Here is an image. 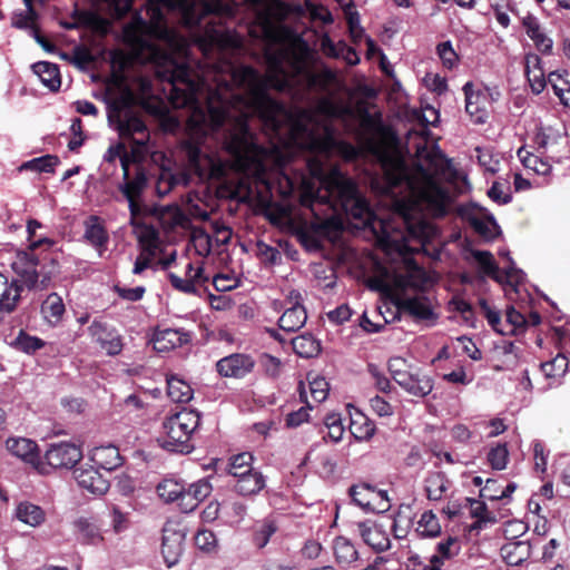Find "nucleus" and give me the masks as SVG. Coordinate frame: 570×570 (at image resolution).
Returning <instances> with one entry per match:
<instances>
[{
	"instance_id": "nucleus-30",
	"label": "nucleus",
	"mask_w": 570,
	"mask_h": 570,
	"mask_svg": "<svg viewBox=\"0 0 570 570\" xmlns=\"http://www.w3.org/2000/svg\"><path fill=\"white\" fill-rule=\"evenodd\" d=\"M66 312L63 301L57 293H51L41 304V314L51 326L58 325Z\"/></svg>"
},
{
	"instance_id": "nucleus-64",
	"label": "nucleus",
	"mask_w": 570,
	"mask_h": 570,
	"mask_svg": "<svg viewBox=\"0 0 570 570\" xmlns=\"http://www.w3.org/2000/svg\"><path fill=\"white\" fill-rule=\"evenodd\" d=\"M115 292L118 294L119 297H121L125 301L129 302H138L140 301L146 292V288L144 286H136L132 288L129 287H121L119 285L115 286Z\"/></svg>"
},
{
	"instance_id": "nucleus-56",
	"label": "nucleus",
	"mask_w": 570,
	"mask_h": 570,
	"mask_svg": "<svg viewBox=\"0 0 570 570\" xmlns=\"http://www.w3.org/2000/svg\"><path fill=\"white\" fill-rule=\"evenodd\" d=\"M195 544L200 550L210 552L216 548V535L212 530L200 529L195 535Z\"/></svg>"
},
{
	"instance_id": "nucleus-8",
	"label": "nucleus",
	"mask_w": 570,
	"mask_h": 570,
	"mask_svg": "<svg viewBox=\"0 0 570 570\" xmlns=\"http://www.w3.org/2000/svg\"><path fill=\"white\" fill-rule=\"evenodd\" d=\"M131 158L129 155L121 157V168L124 171V181L119 185V190L128 202L131 217L140 214L141 208L139 199L147 187V175L141 166H137L132 176L129 173Z\"/></svg>"
},
{
	"instance_id": "nucleus-41",
	"label": "nucleus",
	"mask_w": 570,
	"mask_h": 570,
	"mask_svg": "<svg viewBox=\"0 0 570 570\" xmlns=\"http://www.w3.org/2000/svg\"><path fill=\"white\" fill-rule=\"evenodd\" d=\"M39 13L37 10H19L14 11L11 17V26L16 29L28 30L31 36L32 29H38L37 20Z\"/></svg>"
},
{
	"instance_id": "nucleus-18",
	"label": "nucleus",
	"mask_w": 570,
	"mask_h": 570,
	"mask_svg": "<svg viewBox=\"0 0 570 570\" xmlns=\"http://www.w3.org/2000/svg\"><path fill=\"white\" fill-rule=\"evenodd\" d=\"M83 239L96 250H98L99 255L101 256L102 253L107 249V245L109 243V234L104 225V222L100 217L91 215L83 222Z\"/></svg>"
},
{
	"instance_id": "nucleus-11",
	"label": "nucleus",
	"mask_w": 570,
	"mask_h": 570,
	"mask_svg": "<svg viewBox=\"0 0 570 570\" xmlns=\"http://www.w3.org/2000/svg\"><path fill=\"white\" fill-rule=\"evenodd\" d=\"M82 458L79 446L69 442L51 444L46 451V463L53 469H70Z\"/></svg>"
},
{
	"instance_id": "nucleus-39",
	"label": "nucleus",
	"mask_w": 570,
	"mask_h": 570,
	"mask_svg": "<svg viewBox=\"0 0 570 570\" xmlns=\"http://www.w3.org/2000/svg\"><path fill=\"white\" fill-rule=\"evenodd\" d=\"M400 386L414 396L423 397L431 393L433 383L428 376L410 374Z\"/></svg>"
},
{
	"instance_id": "nucleus-62",
	"label": "nucleus",
	"mask_w": 570,
	"mask_h": 570,
	"mask_svg": "<svg viewBox=\"0 0 570 570\" xmlns=\"http://www.w3.org/2000/svg\"><path fill=\"white\" fill-rule=\"evenodd\" d=\"M259 364L263 367L264 372L271 377H277L281 373V361L269 354H263L259 357Z\"/></svg>"
},
{
	"instance_id": "nucleus-53",
	"label": "nucleus",
	"mask_w": 570,
	"mask_h": 570,
	"mask_svg": "<svg viewBox=\"0 0 570 570\" xmlns=\"http://www.w3.org/2000/svg\"><path fill=\"white\" fill-rule=\"evenodd\" d=\"M517 154L527 168H530L541 175H546L550 170L548 163H544L538 156L528 153L524 147H521Z\"/></svg>"
},
{
	"instance_id": "nucleus-23",
	"label": "nucleus",
	"mask_w": 570,
	"mask_h": 570,
	"mask_svg": "<svg viewBox=\"0 0 570 570\" xmlns=\"http://www.w3.org/2000/svg\"><path fill=\"white\" fill-rule=\"evenodd\" d=\"M522 26L525 29L528 37L533 41L535 48L542 53H550L552 50L553 41L548 37L538 20L533 14H527L522 19Z\"/></svg>"
},
{
	"instance_id": "nucleus-32",
	"label": "nucleus",
	"mask_w": 570,
	"mask_h": 570,
	"mask_svg": "<svg viewBox=\"0 0 570 570\" xmlns=\"http://www.w3.org/2000/svg\"><path fill=\"white\" fill-rule=\"evenodd\" d=\"M19 304V293L11 286L9 278L0 273V315L10 314Z\"/></svg>"
},
{
	"instance_id": "nucleus-48",
	"label": "nucleus",
	"mask_w": 570,
	"mask_h": 570,
	"mask_svg": "<svg viewBox=\"0 0 570 570\" xmlns=\"http://www.w3.org/2000/svg\"><path fill=\"white\" fill-rule=\"evenodd\" d=\"M334 553L340 562L351 563L358 557L357 550L346 538L338 537L334 541Z\"/></svg>"
},
{
	"instance_id": "nucleus-7",
	"label": "nucleus",
	"mask_w": 570,
	"mask_h": 570,
	"mask_svg": "<svg viewBox=\"0 0 570 570\" xmlns=\"http://www.w3.org/2000/svg\"><path fill=\"white\" fill-rule=\"evenodd\" d=\"M109 122L115 126L121 139L130 140L134 151L145 147L149 140V131L144 120L129 109L115 108L108 114Z\"/></svg>"
},
{
	"instance_id": "nucleus-15",
	"label": "nucleus",
	"mask_w": 570,
	"mask_h": 570,
	"mask_svg": "<svg viewBox=\"0 0 570 570\" xmlns=\"http://www.w3.org/2000/svg\"><path fill=\"white\" fill-rule=\"evenodd\" d=\"M254 366L255 362L250 355L234 353L217 361L216 371L223 377L243 379Z\"/></svg>"
},
{
	"instance_id": "nucleus-21",
	"label": "nucleus",
	"mask_w": 570,
	"mask_h": 570,
	"mask_svg": "<svg viewBox=\"0 0 570 570\" xmlns=\"http://www.w3.org/2000/svg\"><path fill=\"white\" fill-rule=\"evenodd\" d=\"M138 245L142 256L155 263L156 258L163 253V240L159 232L153 226H144L138 234Z\"/></svg>"
},
{
	"instance_id": "nucleus-1",
	"label": "nucleus",
	"mask_w": 570,
	"mask_h": 570,
	"mask_svg": "<svg viewBox=\"0 0 570 570\" xmlns=\"http://www.w3.org/2000/svg\"><path fill=\"white\" fill-rule=\"evenodd\" d=\"M234 45L217 51V59L204 75L199 102L187 119L188 138L181 148L187 170L199 179L219 176L220 158L209 151L208 141L226 150L233 167L256 181L266 183L268 171L281 174L291 190L301 189V203H315L342 210L358 226L373 224V210L356 184L336 166H327L332 155L346 160L360 151L352 144L337 139L328 124H320L307 109L289 110L271 97L268 90L289 91L299 76L308 87L326 96L322 107L332 108L331 99L341 88L335 71L323 67L308 70L312 52L305 41L268 55L265 77L249 66H237L225 57Z\"/></svg>"
},
{
	"instance_id": "nucleus-59",
	"label": "nucleus",
	"mask_w": 570,
	"mask_h": 570,
	"mask_svg": "<svg viewBox=\"0 0 570 570\" xmlns=\"http://www.w3.org/2000/svg\"><path fill=\"white\" fill-rule=\"evenodd\" d=\"M342 45H346L344 41L333 42L328 35H324L321 38V50L328 58H340L345 50L341 47Z\"/></svg>"
},
{
	"instance_id": "nucleus-34",
	"label": "nucleus",
	"mask_w": 570,
	"mask_h": 570,
	"mask_svg": "<svg viewBox=\"0 0 570 570\" xmlns=\"http://www.w3.org/2000/svg\"><path fill=\"white\" fill-rule=\"evenodd\" d=\"M16 515L21 522L30 527H39L46 519L45 511L39 505L28 501L18 504Z\"/></svg>"
},
{
	"instance_id": "nucleus-17",
	"label": "nucleus",
	"mask_w": 570,
	"mask_h": 570,
	"mask_svg": "<svg viewBox=\"0 0 570 570\" xmlns=\"http://www.w3.org/2000/svg\"><path fill=\"white\" fill-rule=\"evenodd\" d=\"M185 535L171 527L163 529L161 554L168 568L176 566L183 553Z\"/></svg>"
},
{
	"instance_id": "nucleus-26",
	"label": "nucleus",
	"mask_w": 570,
	"mask_h": 570,
	"mask_svg": "<svg viewBox=\"0 0 570 570\" xmlns=\"http://www.w3.org/2000/svg\"><path fill=\"white\" fill-rule=\"evenodd\" d=\"M91 462L104 470L105 473H110L121 464V458L116 446H100L92 451Z\"/></svg>"
},
{
	"instance_id": "nucleus-14",
	"label": "nucleus",
	"mask_w": 570,
	"mask_h": 570,
	"mask_svg": "<svg viewBox=\"0 0 570 570\" xmlns=\"http://www.w3.org/2000/svg\"><path fill=\"white\" fill-rule=\"evenodd\" d=\"M88 332L92 341H95L108 355L115 356L120 354L122 351L124 344L121 335L107 324L94 321L88 327Z\"/></svg>"
},
{
	"instance_id": "nucleus-6",
	"label": "nucleus",
	"mask_w": 570,
	"mask_h": 570,
	"mask_svg": "<svg viewBox=\"0 0 570 570\" xmlns=\"http://www.w3.org/2000/svg\"><path fill=\"white\" fill-rule=\"evenodd\" d=\"M199 423L200 415L194 410H183L167 417L163 423L161 446L170 452L190 453L194 450L193 433Z\"/></svg>"
},
{
	"instance_id": "nucleus-27",
	"label": "nucleus",
	"mask_w": 570,
	"mask_h": 570,
	"mask_svg": "<svg viewBox=\"0 0 570 570\" xmlns=\"http://www.w3.org/2000/svg\"><path fill=\"white\" fill-rule=\"evenodd\" d=\"M31 68L43 86L51 91L59 90L61 78L58 65L48 61H38L33 63Z\"/></svg>"
},
{
	"instance_id": "nucleus-46",
	"label": "nucleus",
	"mask_w": 570,
	"mask_h": 570,
	"mask_svg": "<svg viewBox=\"0 0 570 570\" xmlns=\"http://www.w3.org/2000/svg\"><path fill=\"white\" fill-rule=\"evenodd\" d=\"M189 246L198 256L206 257L212 252L213 237L203 229H196L191 233Z\"/></svg>"
},
{
	"instance_id": "nucleus-60",
	"label": "nucleus",
	"mask_w": 570,
	"mask_h": 570,
	"mask_svg": "<svg viewBox=\"0 0 570 570\" xmlns=\"http://www.w3.org/2000/svg\"><path fill=\"white\" fill-rule=\"evenodd\" d=\"M405 360L402 357H393L389 361V371L393 377V380L401 385L410 373L404 368Z\"/></svg>"
},
{
	"instance_id": "nucleus-37",
	"label": "nucleus",
	"mask_w": 570,
	"mask_h": 570,
	"mask_svg": "<svg viewBox=\"0 0 570 570\" xmlns=\"http://www.w3.org/2000/svg\"><path fill=\"white\" fill-rule=\"evenodd\" d=\"M167 394L174 402L187 403L193 399L194 391L186 381L173 375L167 379Z\"/></svg>"
},
{
	"instance_id": "nucleus-9",
	"label": "nucleus",
	"mask_w": 570,
	"mask_h": 570,
	"mask_svg": "<svg viewBox=\"0 0 570 570\" xmlns=\"http://www.w3.org/2000/svg\"><path fill=\"white\" fill-rule=\"evenodd\" d=\"M471 255L484 275L490 276L498 283L505 284L514 292H518L517 286L524 281L525 274L521 269L517 268L511 259V265L501 273L499 272L498 264L490 252L474 249L471 252Z\"/></svg>"
},
{
	"instance_id": "nucleus-52",
	"label": "nucleus",
	"mask_w": 570,
	"mask_h": 570,
	"mask_svg": "<svg viewBox=\"0 0 570 570\" xmlns=\"http://www.w3.org/2000/svg\"><path fill=\"white\" fill-rule=\"evenodd\" d=\"M509 461V451L507 444H497L488 452V462L494 470L505 469Z\"/></svg>"
},
{
	"instance_id": "nucleus-55",
	"label": "nucleus",
	"mask_w": 570,
	"mask_h": 570,
	"mask_svg": "<svg viewBox=\"0 0 570 570\" xmlns=\"http://www.w3.org/2000/svg\"><path fill=\"white\" fill-rule=\"evenodd\" d=\"M497 353H501L507 357V361L501 364L493 365V368L497 371L509 370L517 364V347L512 342H504L501 347L498 348Z\"/></svg>"
},
{
	"instance_id": "nucleus-4",
	"label": "nucleus",
	"mask_w": 570,
	"mask_h": 570,
	"mask_svg": "<svg viewBox=\"0 0 570 570\" xmlns=\"http://www.w3.org/2000/svg\"><path fill=\"white\" fill-rule=\"evenodd\" d=\"M424 283L425 273L416 265L407 273L394 276L392 301L400 313L420 321L433 317L430 299L420 293Z\"/></svg>"
},
{
	"instance_id": "nucleus-63",
	"label": "nucleus",
	"mask_w": 570,
	"mask_h": 570,
	"mask_svg": "<svg viewBox=\"0 0 570 570\" xmlns=\"http://www.w3.org/2000/svg\"><path fill=\"white\" fill-rule=\"evenodd\" d=\"M436 50H438L439 57L441 58L443 65L446 68H452L456 63L458 56H456L454 49L452 48V45L450 41H445V42L438 45Z\"/></svg>"
},
{
	"instance_id": "nucleus-3",
	"label": "nucleus",
	"mask_w": 570,
	"mask_h": 570,
	"mask_svg": "<svg viewBox=\"0 0 570 570\" xmlns=\"http://www.w3.org/2000/svg\"><path fill=\"white\" fill-rule=\"evenodd\" d=\"M439 117L435 108L425 107L417 115L420 129H411L406 135V144L415 149L417 158L428 163V168L422 164L410 168L396 151L380 153L385 180L383 193L389 200L391 214L400 220L399 225L394 226L385 218L377 219L374 213L371 225L358 226L360 220L354 219L356 228H371L375 233L380 230L381 242L402 255L413 250L407 244L409 237L425 236L429 228L426 217H443L449 212L450 194L434 177L439 173L438 161L442 155L439 149H428V139L431 135L429 126H436Z\"/></svg>"
},
{
	"instance_id": "nucleus-47",
	"label": "nucleus",
	"mask_w": 570,
	"mask_h": 570,
	"mask_svg": "<svg viewBox=\"0 0 570 570\" xmlns=\"http://www.w3.org/2000/svg\"><path fill=\"white\" fill-rule=\"evenodd\" d=\"M527 320L513 306L508 307L504 322V335H517L523 332Z\"/></svg>"
},
{
	"instance_id": "nucleus-12",
	"label": "nucleus",
	"mask_w": 570,
	"mask_h": 570,
	"mask_svg": "<svg viewBox=\"0 0 570 570\" xmlns=\"http://www.w3.org/2000/svg\"><path fill=\"white\" fill-rule=\"evenodd\" d=\"M168 278L175 289L185 294H196L198 288L204 287L209 282L210 275L205 273L203 263L197 266L188 263L184 278L174 273H169Z\"/></svg>"
},
{
	"instance_id": "nucleus-38",
	"label": "nucleus",
	"mask_w": 570,
	"mask_h": 570,
	"mask_svg": "<svg viewBox=\"0 0 570 570\" xmlns=\"http://www.w3.org/2000/svg\"><path fill=\"white\" fill-rule=\"evenodd\" d=\"M441 533V525L436 515L432 511H425L421 514L415 534L419 538H435Z\"/></svg>"
},
{
	"instance_id": "nucleus-54",
	"label": "nucleus",
	"mask_w": 570,
	"mask_h": 570,
	"mask_svg": "<svg viewBox=\"0 0 570 570\" xmlns=\"http://www.w3.org/2000/svg\"><path fill=\"white\" fill-rule=\"evenodd\" d=\"M252 462L253 455L248 452L232 456L228 463V474L236 478L238 473H245L246 470H252Z\"/></svg>"
},
{
	"instance_id": "nucleus-20",
	"label": "nucleus",
	"mask_w": 570,
	"mask_h": 570,
	"mask_svg": "<svg viewBox=\"0 0 570 570\" xmlns=\"http://www.w3.org/2000/svg\"><path fill=\"white\" fill-rule=\"evenodd\" d=\"M190 335L178 328L157 330L153 336L154 348L158 353H166L187 344Z\"/></svg>"
},
{
	"instance_id": "nucleus-2",
	"label": "nucleus",
	"mask_w": 570,
	"mask_h": 570,
	"mask_svg": "<svg viewBox=\"0 0 570 570\" xmlns=\"http://www.w3.org/2000/svg\"><path fill=\"white\" fill-rule=\"evenodd\" d=\"M107 1L116 18L125 16L132 6V0ZM236 7L232 0H147L145 16L136 12L124 27L125 41L155 65V73L165 83L164 91L175 108L194 111L205 86L204 75L213 61L198 63L196 70L191 68L188 41L168 26L166 13L177 12L183 24L203 30L199 48L208 58L212 51L222 53L225 47L234 45L225 22L235 16Z\"/></svg>"
},
{
	"instance_id": "nucleus-31",
	"label": "nucleus",
	"mask_w": 570,
	"mask_h": 570,
	"mask_svg": "<svg viewBox=\"0 0 570 570\" xmlns=\"http://www.w3.org/2000/svg\"><path fill=\"white\" fill-rule=\"evenodd\" d=\"M307 320L304 306H288L278 320V326L285 332H296Z\"/></svg>"
},
{
	"instance_id": "nucleus-43",
	"label": "nucleus",
	"mask_w": 570,
	"mask_h": 570,
	"mask_svg": "<svg viewBox=\"0 0 570 570\" xmlns=\"http://www.w3.org/2000/svg\"><path fill=\"white\" fill-rule=\"evenodd\" d=\"M184 485L185 484L177 480L165 479L163 482L158 484L157 493L165 502L169 503L177 501L179 503Z\"/></svg>"
},
{
	"instance_id": "nucleus-35",
	"label": "nucleus",
	"mask_w": 570,
	"mask_h": 570,
	"mask_svg": "<svg viewBox=\"0 0 570 570\" xmlns=\"http://www.w3.org/2000/svg\"><path fill=\"white\" fill-rule=\"evenodd\" d=\"M77 539L86 544H97L102 540L99 528L87 518H78L73 522Z\"/></svg>"
},
{
	"instance_id": "nucleus-33",
	"label": "nucleus",
	"mask_w": 570,
	"mask_h": 570,
	"mask_svg": "<svg viewBox=\"0 0 570 570\" xmlns=\"http://www.w3.org/2000/svg\"><path fill=\"white\" fill-rule=\"evenodd\" d=\"M278 531V524L275 519L267 517L258 521L253 531V543L257 549L265 548L271 538Z\"/></svg>"
},
{
	"instance_id": "nucleus-49",
	"label": "nucleus",
	"mask_w": 570,
	"mask_h": 570,
	"mask_svg": "<svg viewBox=\"0 0 570 570\" xmlns=\"http://www.w3.org/2000/svg\"><path fill=\"white\" fill-rule=\"evenodd\" d=\"M345 18L352 42L355 45L361 43L366 35L364 28L361 26L360 13L355 10H346Z\"/></svg>"
},
{
	"instance_id": "nucleus-29",
	"label": "nucleus",
	"mask_w": 570,
	"mask_h": 570,
	"mask_svg": "<svg viewBox=\"0 0 570 570\" xmlns=\"http://www.w3.org/2000/svg\"><path fill=\"white\" fill-rule=\"evenodd\" d=\"M247 514V505L235 499L222 502V522L230 527L239 525Z\"/></svg>"
},
{
	"instance_id": "nucleus-25",
	"label": "nucleus",
	"mask_w": 570,
	"mask_h": 570,
	"mask_svg": "<svg viewBox=\"0 0 570 570\" xmlns=\"http://www.w3.org/2000/svg\"><path fill=\"white\" fill-rule=\"evenodd\" d=\"M6 446L12 455L31 464L38 463V445L32 440L26 438H9L6 441Z\"/></svg>"
},
{
	"instance_id": "nucleus-36",
	"label": "nucleus",
	"mask_w": 570,
	"mask_h": 570,
	"mask_svg": "<svg viewBox=\"0 0 570 570\" xmlns=\"http://www.w3.org/2000/svg\"><path fill=\"white\" fill-rule=\"evenodd\" d=\"M293 351L301 357H315L321 352V343L311 334H302L292 340Z\"/></svg>"
},
{
	"instance_id": "nucleus-13",
	"label": "nucleus",
	"mask_w": 570,
	"mask_h": 570,
	"mask_svg": "<svg viewBox=\"0 0 570 570\" xmlns=\"http://www.w3.org/2000/svg\"><path fill=\"white\" fill-rule=\"evenodd\" d=\"M96 464H82L73 471L78 485L89 493L102 495L109 489V481Z\"/></svg>"
},
{
	"instance_id": "nucleus-28",
	"label": "nucleus",
	"mask_w": 570,
	"mask_h": 570,
	"mask_svg": "<svg viewBox=\"0 0 570 570\" xmlns=\"http://www.w3.org/2000/svg\"><path fill=\"white\" fill-rule=\"evenodd\" d=\"M450 480L445 473L435 471L429 472L424 480V489L429 500L439 501L441 500L450 488Z\"/></svg>"
},
{
	"instance_id": "nucleus-16",
	"label": "nucleus",
	"mask_w": 570,
	"mask_h": 570,
	"mask_svg": "<svg viewBox=\"0 0 570 570\" xmlns=\"http://www.w3.org/2000/svg\"><path fill=\"white\" fill-rule=\"evenodd\" d=\"M212 490L213 487L206 479H200L197 482L189 484L188 488L184 485V490L178 503L181 512H193L198 507V504L212 493Z\"/></svg>"
},
{
	"instance_id": "nucleus-50",
	"label": "nucleus",
	"mask_w": 570,
	"mask_h": 570,
	"mask_svg": "<svg viewBox=\"0 0 570 570\" xmlns=\"http://www.w3.org/2000/svg\"><path fill=\"white\" fill-rule=\"evenodd\" d=\"M540 367L546 377H560L568 368V358L563 354H558L551 361L541 363Z\"/></svg>"
},
{
	"instance_id": "nucleus-61",
	"label": "nucleus",
	"mask_w": 570,
	"mask_h": 570,
	"mask_svg": "<svg viewBox=\"0 0 570 570\" xmlns=\"http://www.w3.org/2000/svg\"><path fill=\"white\" fill-rule=\"evenodd\" d=\"M508 187L499 181H494L488 190V196L500 205H505L511 202L512 196L508 193Z\"/></svg>"
},
{
	"instance_id": "nucleus-45",
	"label": "nucleus",
	"mask_w": 570,
	"mask_h": 570,
	"mask_svg": "<svg viewBox=\"0 0 570 570\" xmlns=\"http://www.w3.org/2000/svg\"><path fill=\"white\" fill-rule=\"evenodd\" d=\"M11 346L20 352L32 354L45 346V342L37 337L20 331L18 336L11 342Z\"/></svg>"
},
{
	"instance_id": "nucleus-57",
	"label": "nucleus",
	"mask_w": 570,
	"mask_h": 570,
	"mask_svg": "<svg viewBox=\"0 0 570 570\" xmlns=\"http://www.w3.org/2000/svg\"><path fill=\"white\" fill-rule=\"evenodd\" d=\"M308 389L312 399L317 403L325 401L330 391L328 383L324 377H315L309 382Z\"/></svg>"
},
{
	"instance_id": "nucleus-51",
	"label": "nucleus",
	"mask_w": 570,
	"mask_h": 570,
	"mask_svg": "<svg viewBox=\"0 0 570 570\" xmlns=\"http://www.w3.org/2000/svg\"><path fill=\"white\" fill-rule=\"evenodd\" d=\"M497 485V481L487 480L485 485L480 491V497L491 501H498L509 498L517 489V484L514 482H510L505 488L500 490V494L492 493V488Z\"/></svg>"
},
{
	"instance_id": "nucleus-19",
	"label": "nucleus",
	"mask_w": 570,
	"mask_h": 570,
	"mask_svg": "<svg viewBox=\"0 0 570 570\" xmlns=\"http://www.w3.org/2000/svg\"><path fill=\"white\" fill-rule=\"evenodd\" d=\"M357 530L363 541L376 552L390 549L391 542L385 530L373 521L357 523Z\"/></svg>"
},
{
	"instance_id": "nucleus-5",
	"label": "nucleus",
	"mask_w": 570,
	"mask_h": 570,
	"mask_svg": "<svg viewBox=\"0 0 570 570\" xmlns=\"http://www.w3.org/2000/svg\"><path fill=\"white\" fill-rule=\"evenodd\" d=\"M45 243L52 245V242L48 238L33 242L31 243L29 250L18 252L11 263L14 276L9 282L19 293V301L21 299V294L24 289L28 292H42L50 285V275L38 269L39 258L33 253L36 248Z\"/></svg>"
},
{
	"instance_id": "nucleus-40",
	"label": "nucleus",
	"mask_w": 570,
	"mask_h": 570,
	"mask_svg": "<svg viewBox=\"0 0 570 570\" xmlns=\"http://www.w3.org/2000/svg\"><path fill=\"white\" fill-rule=\"evenodd\" d=\"M455 544H458V540L453 537H449L446 540L439 542L436 546L438 553L431 557L430 564L425 566L423 570H440L443 560L454 554L451 548Z\"/></svg>"
},
{
	"instance_id": "nucleus-42",
	"label": "nucleus",
	"mask_w": 570,
	"mask_h": 570,
	"mask_svg": "<svg viewBox=\"0 0 570 570\" xmlns=\"http://www.w3.org/2000/svg\"><path fill=\"white\" fill-rule=\"evenodd\" d=\"M375 430L376 428L374 422L362 414L352 419L351 432L358 441L370 440L374 435Z\"/></svg>"
},
{
	"instance_id": "nucleus-44",
	"label": "nucleus",
	"mask_w": 570,
	"mask_h": 570,
	"mask_svg": "<svg viewBox=\"0 0 570 570\" xmlns=\"http://www.w3.org/2000/svg\"><path fill=\"white\" fill-rule=\"evenodd\" d=\"M59 164V159L53 155H45L38 158H33L29 161L23 163L19 170H33L38 173H52L56 166Z\"/></svg>"
},
{
	"instance_id": "nucleus-22",
	"label": "nucleus",
	"mask_w": 570,
	"mask_h": 570,
	"mask_svg": "<svg viewBox=\"0 0 570 570\" xmlns=\"http://www.w3.org/2000/svg\"><path fill=\"white\" fill-rule=\"evenodd\" d=\"M235 479L234 489L243 497L255 495L265 488L264 475L255 469L246 470L245 473H238Z\"/></svg>"
},
{
	"instance_id": "nucleus-58",
	"label": "nucleus",
	"mask_w": 570,
	"mask_h": 570,
	"mask_svg": "<svg viewBox=\"0 0 570 570\" xmlns=\"http://www.w3.org/2000/svg\"><path fill=\"white\" fill-rule=\"evenodd\" d=\"M480 306L484 312L489 325L498 333L504 335V323L501 321L500 313L492 309L485 299L480 301Z\"/></svg>"
},
{
	"instance_id": "nucleus-10",
	"label": "nucleus",
	"mask_w": 570,
	"mask_h": 570,
	"mask_svg": "<svg viewBox=\"0 0 570 570\" xmlns=\"http://www.w3.org/2000/svg\"><path fill=\"white\" fill-rule=\"evenodd\" d=\"M465 95V111L476 125L485 124L489 119L491 107V94L489 89H474L472 82L463 86Z\"/></svg>"
},
{
	"instance_id": "nucleus-24",
	"label": "nucleus",
	"mask_w": 570,
	"mask_h": 570,
	"mask_svg": "<svg viewBox=\"0 0 570 570\" xmlns=\"http://www.w3.org/2000/svg\"><path fill=\"white\" fill-rule=\"evenodd\" d=\"M500 553L509 566H520L531 556V544L528 540H513L504 543Z\"/></svg>"
}]
</instances>
